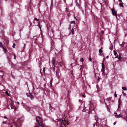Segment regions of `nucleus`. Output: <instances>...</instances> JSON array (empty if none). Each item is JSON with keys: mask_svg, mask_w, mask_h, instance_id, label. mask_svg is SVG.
<instances>
[{"mask_svg": "<svg viewBox=\"0 0 127 127\" xmlns=\"http://www.w3.org/2000/svg\"><path fill=\"white\" fill-rule=\"evenodd\" d=\"M122 118H123L127 122V115H126Z\"/></svg>", "mask_w": 127, "mask_h": 127, "instance_id": "11", "label": "nucleus"}, {"mask_svg": "<svg viewBox=\"0 0 127 127\" xmlns=\"http://www.w3.org/2000/svg\"><path fill=\"white\" fill-rule=\"evenodd\" d=\"M125 43L124 42H123L122 43V44H120V45L122 46H123L125 44Z\"/></svg>", "mask_w": 127, "mask_h": 127, "instance_id": "35", "label": "nucleus"}, {"mask_svg": "<svg viewBox=\"0 0 127 127\" xmlns=\"http://www.w3.org/2000/svg\"><path fill=\"white\" fill-rule=\"evenodd\" d=\"M33 91L32 93H27L26 94L27 95L30 97L31 99L32 100L33 99L34 96L35 95V93H33V92L34 91V88L33 87Z\"/></svg>", "mask_w": 127, "mask_h": 127, "instance_id": "3", "label": "nucleus"}, {"mask_svg": "<svg viewBox=\"0 0 127 127\" xmlns=\"http://www.w3.org/2000/svg\"><path fill=\"white\" fill-rule=\"evenodd\" d=\"M123 95L124 96H126V94L125 93H123Z\"/></svg>", "mask_w": 127, "mask_h": 127, "instance_id": "42", "label": "nucleus"}, {"mask_svg": "<svg viewBox=\"0 0 127 127\" xmlns=\"http://www.w3.org/2000/svg\"><path fill=\"white\" fill-rule=\"evenodd\" d=\"M108 57H109V56L108 55L106 57V58H108Z\"/></svg>", "mask_w": 127, "mask_h": 127, "instance_id": "50", "label": "nucleus"}, {"mask_svg": "<svg viewBox=\"0 0 127 127\" xmlns=\"http://www.w3.org/2000/svg\"><path fill=\"white\" fill-rule=\"evenodd\" d=\"M52 43H52V46H53V47H54V43H53V42H52Z\"/></svg>", "mask_w": 127, "mask_h": 127, "instance_id": "49", "label": "nucleus"}, {"mask_svg": "<svg viewBox=\"0 0 127 127\" xmlns=\"http://www.w3.org/2000/svg\"><path fill=\"white\" fill-rule=\"evenodd\" d=\"M52 80L50 82V86L51 87L52 86V82H51V81H52Z\"/></svg>", "mask_w": 127, "mask_h": 127, "instance_id": "39", "label": "nucleus"}, {"mask_svg": "<svg viewBox=\"0 0 127 127\" xmlns=\"http://www.w3.org/2000/svg\"><path fill=\"white\" fill-rule=\"evenodd\" d=\"M50 107L51 108H52V106H51L50 105Z\"/></svg>", "mask_w": 127, "mask_h": 127, "instance_id": "57", "label": "nucleus"}, {"mask_svg": "<svg viewBox=\"0 0 127 127\" xmlns=\"http://www.w3.org/2000/svg\"><path fill=\"white\" fill-rule=\"evenodd\" d=\"M9 55H7L6 56L8 60V62L9 64H11V65H14L13 63L12 62L11 59V57L10 56L11 55V54H9Z\"/></svg>", "mask_w": 127, "mask_h": 127, "instance_id": "2", "label": "nucleus"}, {"mask_svg": "<svg viewBox=\"0 0 127 127\" xmlns=\"http://www.w3.org/2000/svg\"><path fill=\"white\" fill-rule=\"evenodd\" d=\"M74 17L75 18V17Z\"/></svg>", "mask_w": 127, "mask_h": 127, "instance_id": "64", "label": "nucleus"}, {"mask_svg": "<svg viewBox=\"0 0 127 127\" xmlns=\"http://www.w3.org/2000/svg\"><path fill=\"white\" fill-rule=\"evenodd\" d=\"M118 56H116V57H115V58H118Z\"/></svg>", "mask_w": 127, "mask_h": 127, "instance_id": "53", "label": "nucleus"}, {"mask_svg": "<svg viewBox=\"0 0 127 127\" xmlns=\"http://www.w3.org/2000/svg\"><path fill=\"white\" fill-rule=\"evenodd\" d=\"M121 105V104H118V108H119L120 107Z\"/></svg>", "mask_w": 127, "mask_h": 127, "instance_id": "41", "label": "nucleus"}, {"mask_svg": "<svg viewBox=\"0 0 127 127\" xmlns=\"http://www.w3.org/2000/svg\"><path fill=\"white\" fill-rule=\"evenodd\" d=\"M83 97H85V95H83Z\"/></svg>", "mask_w": 127, "mask_h": 127, "instance_id": "58", "label": "nucleus"}, {"mask_svg": "<svg viewBox=\"0 0 127 127\" xmlns=\"http://www.w3.org/2000/svg\"><path fill=\"white\" fill-rule=\"evenodd\" d=\"M9 106L11 108V109H13V107L12 105V103L11 102H10V103H9V105H8V106L7 108L9 109H10Z\"/></svg>", "mask_w": 127, "mask_h": 127, "instance_id": "6", "label": "nucleus"}, {"mask_svg": "<svg viewBox=\"0 0 127 127\" xmlns=\"http://www.w3.org/2000/svg\"><path fill=\"white\" fill-rule=\"evenodd\" d=\"M111 99V97H109L107 98L106 99V100H107V101H110Z\"/></svg>", "mask_w": 127, "mask_h": 127, "instance_id": "20", "label": "nucleus"}, {"mask_svg": "<svg viewBox=\"0 0 127 127\" xmlns=\"http://www.w3.org/2000/svg\"><path fill=\"white\" fill-rule=\"evenodd\" d=\"M25 48V47H24V49Z\"/></svg>", "mask_w": 127, "mask_h": 127, "instance_id": "62", "label": "nucleus"}, {"mask_svg": "<svg viewBox=\"0 0 127 127\" xmlns=\"http://www.w3.org/2000/svg\"><path fill=\"white\" fill-rule=\"evenodd\" d=\"M46 86V84H44V86L45 87Z\"/></svg>", "mask_w": 127, "mask_h": 127, "instance_id": "55", "label": "nucleus"}, {"mask_svg": "<svg viewBox=\"0 0 127 127\" xmlns=\"http://www.w3.org/2000/svg\"><path fill=\"white\" fill-rule=\"evenodd\" d=\"M5 93L8 96H9V95L8 94V92L7 91H6L5 92Z\"/></svg>", "mask_w": 127, "mask_h": 127, "instance_id": "25", "label": "nucleus"}, {"mask_svg": "<svg viewBox=\"0 0 127 127\" xmlns=\"http://www.w3.org/2000/svg\"><path fill=\"white\" fill-rule=\"evenodd\" d=\"M58 73H59V71H56V75H57V76H59V75H58Z\"/></svg>", "mask_w": 127, "mask_h": 127, "instance_id": "31", "label": "nucleus"}, {"mask_svg": "<svg viewBox=\"0 0 127 127\" xmlns=\"http://www.w3.org/2000/svg\"><path fill=\"white\" fill-rule=\"evenodd\" d=\"M55 61V59H54L53 58V59L52 61V63L53 65V66H54L53 68L52 69V70L53 71H54L55 70V66L54 65V63H54Z\"/></svg>", "mask_w": 127, "mask_h": 127, "instance_id": "5", "label": "nucleus"}, {"mask_svg": "<svg viewBox=\"0 0 127 127\" xmlns=\"http://www.w3.org/2000/svg\"><path fill=\"white\" fill-rule=\"evenodd\" d=\"M119 5L120 6H121L122 7H123V3H120V4H119Z\"/></svg>", "mask_w": 127, "mask_h": 127, "instance_id": "18", "label": "nucleus"}, {"mask_svg": "<svg viewBox=\"0 0 127 127\" xmlns=\"http://www.w3.org/2000/svg\"><path fill=\"white\" fill-rule=\"evenodd\" d=\"M122 103V101L120 99H119L118 100V103L119 104H121V103Z\"/></svg>", "mask_w": 127, "mask_h": 127, "instance_id": "12", "label": "nucleus"}, {"mask_svg": "<svg viewBox=\"0 0 127 127\" xmlns=\"http://www.w3.org/2000/svg\"><path fill=\"white\" fill-rule=\"evenodd\" d=\"M71 33L72 34H73L74 33L73 29L71 30Z\"/></svg>", "mask_w": 127, "mask_h": 127, "instance_id": "23", "label": "nucleus"}, {"mask_svg": "<svg viewBox=\"0 0 127 127\" xmlns=\"http://www.w3.org/2000/svg\"><path fill=\"white\" fill-rule=\"evenodd\" d=\"M102 64V69H101V71L102 72L104 73V64L103 63Z\"/></svg>", "mask_w": 127, "mask_h": 127, "instance_id": "7", "label": "nucleus"}, {"mask_svg": "<svg viewBox=\"0 0 127 127\" xmlns=\"http://www.w3.org/2000/svg\"><path fill=\"white\" fill-rule=\"evenodd\" d=\"M114 96L115 97H116L117 96V95L116 94V91L115 92Z\"/></svg>", "mask_w": 127, "mask_h": 127, "instance_id": "33", "label": "nucleus"}, {"mask_svg": "<svg viewBox=\"0 0 127 127\" xmlns=\"http://www.w3.org/2000/svg\"><path fill=\"white\" fill-rule=\"evenodd\" d=\"M122 89L126 91L127 90L126 87H122Z\"/></svg>", "mask_w": 127, "mask_h": 127, "instance_id": "13", "label": "nucleus"}, {"mask_svg": "<svg viewBox=\"0 0 127 127\" xmlns=\"http://www.w3.org/2000/svg\"><path fill=\"white\" fill-rule=\"evenodd\" d=\"M112 12L113 14L114 15L116 16V17L117 16V13L116 11L113 9H111Z\"/></svg>", "mask_w": 127, "mask_h": 127, "instance_id": "4", "label": "nucleus"}, {"mask_svg": "<svg viewBox=\"0 0 127 127\" xmlns=\"http://www.w3.org/2000/svg\"><path fill=\"white\" fill-rule=\"evenodd\" d=\"M76 5L79 8L80 7V5L78 2L76 3Z\"/></svg>", "mask_w": 127, "mask_h": 127, "instance_id": "14", "label": "nucleus"}, {"mask_svg": "<svg viewBox=\"0 0 127 127\" xmlns=\"http://www.w3.org/2000/svg\"><path fill=\"white\" fill-rule=\"evenodd\" d=\"M70 23H71V24H75V21H71L70 22Z\"/></svg>", "mask_w": 127, "mask_h": 127, "instance_id": "32", "label": "nucleus"}, {"mask_svg": "<svg viewBox=\"0 0 127 127\" xmlns=\"http://www.w3.org/2000/svg\"><path fill=\"white\" fill-rule=\"evenodd\" d=\"M66 122L67 125L68 124H69L70 123L69 122H68V121H67Z\"/></svg>", "mask_w": 127, "mask_h": 127, "instance_id": "38", "label": "nucleus"}, {"mask_svg": "<svg viewBox=\"0 0 127 127\" xmlns=\"http://www.w3.org/2000/svg\"><path fill=\"white\" fill-rule=\"evenodd\" d=\"M95 124H94V126H95Z\"/></svg>", "mask_w": 127, "mask_h": 127, "instance_id": "59", "label": "nucleus"}, {"mask_svg": "<svg viewBox=\"0 0 127 127\" xmlns=\"http://www.w3.org/2000/svg\"><path fill=\"white\" fill-rule=\"evenodd\" d=\"M107 109H108V111H110V110H109V109L108 108V106H107Z\"/></svg>", "mask_w": 127, "mask_h": 127, "instance_id": "47", "label": "nucleus"}, {"mask_svg": "<svg viewBox=\"0 0 127 127\" xmlns=\"http://www.w3.org/2000/svg\"><path fill=\"white\" fill-rule=\"evenodd\" d=\"M45 68L44 67L43 68V72H45Z\"/></svg>", "mask_w": 127, "mask_h": 127, "instance_id": "46", "label": "nucleus"}, {"mask_svg": "<svg viewBox=\"0 0 127 127\" xmlns=\"http://www.w3.org/2000/svg\"><path fill=\"white\" fill-rule=\"evenodd\" d=\"M121 58V54L120 55V54H119V57H118V58L119 59H120Z\"/></svg>", "mask_w": 127, "mask_h": 127, "instance_id": "27", "label": "nucleus"}, {"mask_svg": "<svg viewBox=\"0 0 127 127\" xmlns=\"http://www.w3.org/2000/svg\"><path fill=\"white\" fill-rule=\"evenodd\" d=\"M15 43H13L12 46V47L13 48H15Z\"/></svg>", "mask_w": 127, "mask_h": 127, "instance_id": "30", "label": "nucleus"}, {"mask_svg": "<svg viewBox=\"0 0 127 127\" xmlns=\"http://www.w3.org/2000/svg\"><path fill=\"white\" fill-rule=\"evenodd\" d=\"M95 120H96V123H97V122H98V121H97L98 117L96 116H95Z\"/></svg>", "mask_w": 127, "mask_h": 127, "instance_id": "16", "label": "nucleus"}, {"mask_svg": "<svg viewBox=\"0 0 127 127\" xmlns=\"http://www.w3.org/2000/svg\"><path fill=\"white\" fill-rule=\"evenodd\" d=\"M3 51L5 53H6V51H7V50H6V48H5L4 47H3Z\"/></svg>", "mask_w": 127, "mask_h": 127, "instance_id": "17", "label": "nucleus"}, {"mask_svg": "<svg viewBox=\"0 0 127 127\" xmlns=\"http://www.w3.org/2000/svg\"><path fill=\"white\" fill-rule=\"evenodd\" d=\"M116 122H114L113 123V125H115L116 124Z\"/></svg>", "mask_w": 127, "mask_h": 127, "instance_id": "48", "label": "nucleus"}, {"mask_svg": "<svg viewBox=\"0 0 127 127\" xmlns=\"http://www.w3.org/2000/svg\"><path fill=\"white\" fill-rule=\"evenodd\" d=\"M0 47L2 48L3 47V45H2V43L1 42H0Z\"/></svg>", "mask_w": 127, "mask_h": 127, "instance_id": "15", "label": "nucleus"}, {"mask_svg": "<svg viewBox=\"0 0 127 127\" xmlns=\"http://www.w3.org/2000/svg\"><path fill=\"white\" fill-rule=\"evenodd\" d=\"M41 62H40L39 63V65H41Z\"/></svg>", "mask_w": 127, "mask_h": 127, "instance_id": "52", "label": "nucleus"}, {"mask_svg": "<svg viewBox=\"0 0 127 127\" xmlns=\"http://www.w3.org/2000/svg\"><path fill=\"white\" fill-rule=\"evenodd\" d=\"M91 58H90L89 59V60L91 61Z\"/></svg>", "mask_w": 127, "mask_h": 127, "instance_id": "51", "label": "nucleus"}, {"mask_svg": "<svg viewBox=\"0 0 127 127\" xmlns=\"http://www.w3.org/2000/svg\"><path fill=\"white\" fill-rule=\"evenodd\" d=\"M120 2H122L121 0H118Z\"/></svg>", "mask_w": 127, "mask_h": 127, "instance_id": "54", "label": "nucleus"}, {"mask_svg": "<svg viewBox=\"0 0 127 127\" xmlns=\"http://www.w3.org/2000/svg\"><path fill=\"white\" fill-rule=\"evenodd\" d=\"M115 114H117V113H115Z\"/></svg>", "mask_w": 127, "mask_h": 127, "instance_id": "61", "label": "nucleus"}, {"mask_svg": "<svg viewBox=\"0 0 127 127\" xmlns=\"http://www.w3.org/2000/svg\"><path fill=\"white\" fill-rule=\"evenodd\" d=\"M127 109L126 110H124V112L126 114H127Z\"/></svg>", "mask_w": 127, "mask_h": 127, "instance_id": "37", "label": "nucleus"}, {"mask_svg": "<svg viewBox=\"0 0 127 127\" xmlns=\"http://www.w3.org/2000/svg\"><path fill=\"white\" fill-rule=\"evenodd\" d=\"M114 54L115 56H116L117 54V52H116L115 50H114Z\"/></svg>", "mask_w": 127, "mask_h": 127, "instance_id": "19", "label": "nucleus"}, {"mask_svg": "<svg viewBox=\"0 0 127 127\" xmlns=\"http://www.w3.org/2000/svg\"><path fill=\"white\" fill-rule=\"evenodd\" d=\"M34 20H36V21H39V20L38 19H37V18H34Z\"/></svg>", "mask_w": 127, "mask_h": 127, "instance_id": "34", "label": "nucleus"}, {"mask_svg": "<svg viewBox=\"0 0 127 127\" xmlns=\"http://www.w3.org/2000/svg\"><path fill=\"white\" fill-rule=\"evenodd\" d=\"M67 118L66 117L64 119V121H63L64 122H66L67 121Z\"/></svg>", "mask_w": 127, "mask_h": 127, "instance_id": "26", "label": "nucleus"}, {"mask_svg": "<svg viewBox=\"0 0 127 127\" xmlns=\"http://www.w3.org/2000/svg\"><path fill=\"white\" fill-rule=\"evenodd\" d=\"M63 122V123L64 124V125L65 126H66V125H67V124H66V123H64V122L63 121H62Z\"/></svg>", "mask_w": 127, "mask_h": 127, "instance_id": "36", "label": "nucleus"}, {"mask_svg": "<svg viewBox=\"0 0 127 127\" xmlns=\"http://www.w3.org/2000/svg\"><path fill=\"white\" fill-rule=\"evenodd\" d=\"M75 2L76 3H78L77 2V0H75Z\"/></svg>", "mask_w": 127, "mask_h": 127, "instance_id": "43", "label": "nucleus"}, {"mask_svg": "<svg viewBox=\"0 0 127 127\" xmlns=\"http://www.w3.org/2000/svg\"><path fill=\"white\" fill-rule=\"evenodd\" d=\"M53 5V0H52L51 4V8L52 6Z\"/></svg>", "mask_w": 127, "mask_h": 127, "instance_id": "22", "label": "nucleus"}, {"mask_svg": "<svg viewBox=\"0 0 127 127\" xmlns=\"http://www.w3.org/2000/svg\"><path fill=\"white\" fill-rule=\"evenodd\" d=\"M3 118H6V119H7V117H6V116H4L3 117Z\"/></svg>", "mask_w": 127, "mask_h": 127, "instance_id": "45", "label": "nucleus"}, {"mask_svg": "<svg viewBox=\"0 0 127 127\" xmlns=\"http://www.w3.org/2000/svg\"><path fill=\"white\" fill-rule=\"evenodd\" d=\"M36 121L37 123L36 124L34 127H45L44 124L43 123L42 118L39 116L36 118Z\"/></svg>", "mask_w": 127, "mask_h": 127, "instance_id": "1", "label": "nucleus"}, {"mask_svg": "<svg viewBox=\"0 0 127 127\" xmlns=\"http://www.w3.org/2000/svg\"><path fill=\"white\" fill-rule=\"evenodd\" d=\"M83 89H84H84H85V87L84 86H83Z\"/></svg>", "mask_w": 127, "mask_h": 127, "instance_id": "56", "label": "nucleus"}, {"mask_svg": "<svg viewBox=\"0 0 127 127\" xmlns=\"http://www.w3.org/2000/svg\"><path fill=\"white\" fill-rule=\"evenodd\" d=\"M115 116L116 118H119L120 117H122V116H121V115L120 114L116 115H115Z\"/></svg>", "mask_w": 127, "mask_h": 127, "instance_id": "9", "label": "nucleus"}, {"mask_svg": "<svg viewBox=\"0 0 127 127\" xmlns=\"http://www.w3.org/2000/svg\"><path fill=\"white\" fill-rule=\"evenodd\" d=\"M71 44L73 46H74V45L76 44V43L74 40H72Z\"/></svg>", "mask_w": 127, "mask_h": 127, "instance_id": "10", "label": "nucleus"}, {"mask_svg": "<svg viewBox=\"0 0 127 127\" xmlns=\"http://www.w3.org/2000/svg\"><path fill=\"white\" fill-rule=\"evenodd\" d=\"M103 32H102V33H103Z\"/></svg>", "mask_w": 127, "mask_h": 127, "instance_id": "63", "label": "nucleus"}, {"mask_svg": "<svg viewBox=\"0 0 127 127\" xmlns=\"http://www.w3.org/2000/svg\"><path fill=\"white\" fill-rule=\"evenodd\" d=\"M58 122H59V123L60 125V127H63V126L62 125V121H63V120H58Z\"/></svg>", "mask_w": 127, "mask_h": 127, "instance_id": "8", "label": "nucleus"}, {"mask_svg": "<svg viewBox=\"0 0 127 127\" xmlns=\"http://www.w3.org/2000/svg\"><path fill=\"white\" fill-rule=\"evenodd\" d=\"M84 61V59L83 58H82L80 59V61L81 62H83Z\"/></svg>", "mask_w": 127, "mask_h": 127, "instance_id": "29", "label": "nucleus"}, {"mask_svg": "<svg viewBox=\"0 0 127 127\" xmlns=\"http://www.w3.org/2000/svg\"><path fill=\"white\" fill-rule=\"evenodd\" d=\"M102 52L101 48L99 50V53H101Z\"/></svg>", "mask_w": 127, "mask_h": 127, "instance_id": "28", "label": "nucleus"}, {"mask_svg": "<svg viewBox=\"0 0 127 127\" xmlns=\"http://www.w3.org/2000/svg\"><path fill=\"white\" fill-rule=\"evenodd\" d=\"M37 26L39 27L40 29H41V27H40V22H39H39H38V24L37 25Z\"/></svg>", "mask_w": 127, "mask_h": 127, "instance_id": "21", "label": "nucleus"}, {"mask_svg": "<svg viewBox=\"0 0 127 127\" xmlns=\"http://www.w3.org/2000/svg\"><path fill=\"white\" fill-rule=\"evenodd\" d=\"M6 121H3V122L2 123L3 124H5Z\"/></svg>", "mask_w": 127, "mask_h": 127, "instance_id": "44", "label": "nucleus"}, {"mask_svg": "<svg viewBox=\"0 0 127 127\" xmlns=\"http://www.w3.org/2000/svg\"><path fill=\"white\" fill-rule=\"evenodd\" d=\"M27 108V109H29V110H30L31 109V108H30V107H29V106H26V108Z\"/></svg>", "mask_w": 127, "mask_h": 127, "instance_id": "24", "label": "nucleus"}, {"mask_svg": "<svg viewBox=\"0 0 127 127\" xmlns=\"http://www.w3.org/2000/svg\"><path fill=\"white\" fill-rule=\"evenodd\" d=\"M25 46H26V45H25V44L24 45V47H25Z\"/></svg>", "mask_w": 127, "mask_h": 127, "instance_id": "60", "label": "nucleus"}, {"mask_svg": "<svg viewBox=\"0 0 127 127\" xmlns=\"http://www.w3.org/2000/svg\"><path fill=\"white\" fill-rule=\"evenodd\" d=\"M14 59H16V55L15 54H14Z\"/></svg>", "mask_w": 127, "mask_h": 127, "instance_id": "40", "label": "nucleus"}]
</instances>
